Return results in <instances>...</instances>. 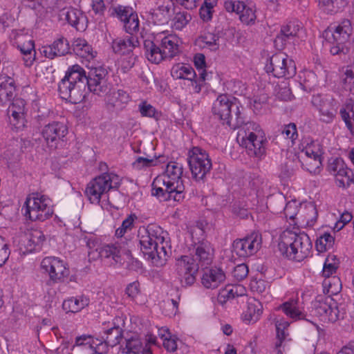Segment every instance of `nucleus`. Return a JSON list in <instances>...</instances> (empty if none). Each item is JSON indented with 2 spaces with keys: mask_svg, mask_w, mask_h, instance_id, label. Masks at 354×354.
I'll use <instances>...</instances> for the list:
<instances>
[{
  "mask_svg": "<svg viewBox=\"0 0 354 354\" xmlns=\"http://www.w3.org/2000/svg\"><path fill=\"white\" fill-rule=\"evenodd\" d=\"M8 109V115L10 117V121L17 128L19 129L24 127L25 122V110L26 102L20 97H16L12 100Z\"/></svg>",
  "mask_w": 354,
  "mask_h": 354,
  "instance_id": "obj_19",
  "label": "nucleus"
},
{
  "mask_svg": "<svg viewBox=\"0 0 354 354\" xmlns=\"http://www.w3.org/2000/svg\"><path fill=\"white\" fill-rule=\"evenodd\" d=\"M250 286L253 292L263 293L268 287V282L263 279H252L250 281Z\"/></svg>",
  "mask_w": 354,
  "mask_h": 354,
  "instance_id": "obj_60",
  "label": "nucleus"
},
{
  "mask_svg": "<svg viewBox=\"0 0 354 354\" xmlns=\"http://www.w3.org/2000/svg\"><path fill=\"white\" fill-rule=\"evenodd\" d=\"M137 216L131 214L129 215L122 223L120 227L115 230V236L117 237H122L126 233L131 232L134 227L135 221Z\"/></svg>",
  "mask_w": 354,
  "mask_h": 354,
  "instance_id": "obj_43",
  "label": "nucleus"
},
{
  "mask_svg": "<svg viewBox=\"0 0 354 354\" xmlns=\"http://www.w3.org/2000/svg\"><path fill=\"white\" fill-rule=\"evenodd\" d=\"M351 183L354 184V171L347 168L343 176L339 178V184H338V186L346 187H348Z\"/></svg>",
  "mask_w": 354,
  "mask_h": 354,
  "instance_id": "obj_59",
  "label": "nucleus"
},
{
  "mask_svg": "<svg viewBox=\"0 0 354 354\" xmlns=\"http://www.w3.org/2000/svg\"><path fill=\"white\" fill-rule=\"evenodd\" d=\"M171 75L174 79H184L189 81L196 77L194 68L189 65L176 64L172 67Z\"/></svg>",
  "mask_w": 354,
  "mask_h": 354,
  "instance_id": "obj_32",
  "label": "nucleus"
},
{
  "mask_svg": "<svg viewBox=\"0 0 354 354\" xmlns=\"http://www.w3.org/2000/svg\"><path fill=\"white\" fill-rule=\"evenodd\" d=\"M53 48L56 51L58 56H64L71 53L69 42L64 37L57 39L53 43Z\"/></svg>",
  "mask_w": 354,
  "mask_h": 354,
  "instance_id": "obj_48",
  "label": "nucleus"
},
{
  "mask_svg": "<svg viewBox=\"0 0 354 354\" xmlns=\"http://www.w3.org/2000/svg\"><path fill=\"white\" fill-rule=\"evenodd\" d=\"M41 133L48 147L57 149L59 145H62L68 128L63 122H53L46 125Z\"/></svg>",
  "mask_w": 354,
  "mask_h": 354,
  "instance_id": "obj_16",
  "label": "nucleus"
},
{
  "mask_svg": "<svg viewBox=\"0 0 354 354\" xmlns=\"http://www.w3.org/2000/svg\"><path fill=\"white\" fill-rule=\"evenodd\" d=\"M324 10L330 15L341 12L347 6V0H319Z\"/></svg>",
  "mask_w": 354,
  "mask_h": 354,
  "instance_id": "obj_34",
  "label": "nucleus"
},
{
  "mask_svg": "<svg viewBox=\"0 0 354 354\" xmlns=\"http://www.w3.org/2000/svg\"><path fill=\"white\" fill-rule=\"evenodd\" d=\"M167 235L162 227L153 224L138 233L142 252L147 260L157 267L165 265L171 253V248L166 241Z\"/></svg>",
  "mask_w": 354,
  "mask_h": 354,
  "instance_id": "obj_4",
  "label": "nucleus"
},
{
  "mask_svg": "<svg viewBox=\"0 0 354 354\" xmlns=\"http://www.w3.org/2000/svg\"><path fill=\"white\" fill-rule=\"evenodd\" d=\"M173 18V26L176 30H182L192 19L191 15L186 12H178L175 13Z\"/></svg>",
  "mask_w": 354,
  "mask_h": 354,
  "instance_id": "obj_47",
  "label": "nucleus"
},
{
  "mask_svg": "<svg viewBox=\"0 0 354 354\" xmlns=\"http://www.w3.org/2000/svg\"><path fill=\"white\" fill-rule=\"evenodd\" d=\"M278 248L284 257L300 262L310 256L312 243L305 232L285 230L280 236Z\"/></svg>",
  "mask_w": 354,
  "mask_h": 354,
  "instance_id": "obj_6",
  "label": "nucleus"
},
{
  "mask_svg": "<svg viewBox=\"0 0 354 354\" xmlns=\"http://www.w3.org/2000/svg\"><path fill=\"white\" fill-rule=\"evenodd\" d=\"M335 238L328 232L324 233L316 241L315 246L319 252H324L331 248L334 244Z\"/></svg>",
  "mask_w": 354,
  "mask_h": 354,
  "instance_id": "obj_42",
  "label": "nucleus"
},
{
  "mask_svg": "<svg viewBox=\"0 0 354 354\" xmlns=\"http://www.w3.org/2000/svg\"><path fill=\"white\" fill-rule=\"evenodd\" d=\"M151 195L156 196L160 201H166L173 198L175 201L176 189H167V184H156L154 180L152 183Z\"/></svg>",
  "mask_w": 354,
  "mask_h": 354,
  "instance_id": "obj_33",
  "label": "nucleus"
},
{
  "mask_svg": "<svg viewBox=\"0 0 354 354\" xmlns=\"http://www.w3.org/2000/svg\"><path fill=\"white\" fill-rule=\"evenodd\" d=\"M248 268L246 264L241 263L237 265L232 272L233 277L238 281L244 279L248 274Z\"/></svg>",
  "mask_w": 354,
  "mask_h": 354,
  "instance_id": "obj_57",
  "label": "nucleus"
},
{
  "mask_svg": "<svg viewBox=\"0 0 354 354\" xmlns=\"http://www.w3.org/2000/svg\"><path fill=\"white\" fill-rule=\"evenodd\" d=\"M160 46L163 59H171L180 52L176 38L171 35L161 39Z\"/></svg>",
  "mask_w": 354,
  "mask_h": 354,
  "instance_id": "obj_23",
  "label": "nucleus"
},
{
  "mask_svg": "<svg viewBox=\"0 0 354 354\" xmlns=\"http://www.w3.org/2000/svg\"><path fill=\"white\" fill-rule=\"evenodd\" d=\"M72 49L75 54L87 59L95 57L96 52L93 50L92 47L84 39H75L72 44Z\"/></svg>",
  "mask_w": 354,
  "mask_h": 354,
  "instance_id": "obj_28",
  "label": "nucleus"
},
{
  "mask_svg": "<svg viewBox=\"0 0 354 354\" xmlns=\"http://www.w3.org/2000/svg\"><path fill=\"white\" fill-rule=\"evenodd\" d=\"M311 103L319 111L320 120L326 123L333 121L337 113V107L332 97L322 94L314 95Z\"/></svg>",
  "mask_w": 354,
  "mask_h": 354,
  "instance_id": "obj_15",
  "label": "nucleus"
},
{
  "mask_svg": "<svg viewBox=\"0 0 354 354\" xmlns=\"http://www.w3.org/2000/svg\"><path fill=\"white\" fill-rule=\"evenodd\" d=\"M352 26L350 20L344 19L335 27H329L324 37L330 44V53L333 55L346 54L351 45Z\"/></svg>",
  "mask_w": 354,
  "mask_h": 354,
  "instance_id": "obj_7",
  "label": "nucleus"
},
{
  "mask_svg": "<svg viewBox=\"0 0 354 354\" xmlns=\"http://www.w3.org/2000/svg\"><path fill=\"white\" fill-rule=\"evenodd\" d=\"M117 17L123 22L128 19L134 12L133 9L128 6H118L115 8Z\"/></svg>",
  "mask_w": 354,
  "mask_h": 354,
  "instance_id": "obj_56",
  "label": "nucleus"
},
{
  "mask_svg": "<svg viewBox=\"0 0 354 354\" xmlns=\"http://www.w3.org/2000/svg\"><path fill=\"white\" fill-rule=\"evenodd\" d=\"M275 326L277 339L275 343V346L278 348L281 346L283 341H284L286 337L288 335L287 330L290 326V323L285 320L283 318L276 319Z\"/></svg>",
  "mask_w": 354,
  "mask_h": 354,
  "instance_id": "obj_37",
  "label": "nucleus"
},
{
  "mask_svg": "<svg viewBox=\"0 0 354 354\" xmlns=\"http://www.w3.org/2000/svg\"><path fill=\"white\" fill-rule=\"evenodd\" d=\"M237 289V287L227 286L225 288L221 290L217 296L218 303L223 305L227 300L234 299L236 296H239Z\"/></svg>",
  "mask_w": 354,
  "mask_h": 354,
  "instance_id": "obj_45",
  "label": "nucleus"
},
{
  "mask_svg": "<svg viewBox=\"0 0 354 354\" xmlns=\"http://www.w3.org/2000/svg\"><path fill=\"white\" fill-rule=\"evenodd\" d=\"M89 304V299L84 296L71 297L64 301L62 308L66 312L77 313Z\"/></svg>",
  "mask_w": 354,
  "mask_h": 354,
  "instance_id": "obj_29",
  "label": "nucleus"
},
{
  "mask_svg": "<svg viewBox=\"0 0 354 354\" xmlns=\"http://www.w3.org/2000/svg\"><path fill=\"white\" fill-rule=\"evenodd\" d=\"M59 16L78 31H84L86 28L87 18L77 9L64 8L60 11Z\"/></svg>",
  "mask_w": 354,
  "mask_h": 354,
  "instance_id": "obj_21",
  "label": "nucleus"
},
{
  "mask_svg": "<svg viewBox=\"0 0 354 354\" xmlns=\"http://www.w3.org/2000/svg\"><path fill=\"white\" fill-rule=\"evenodd\" d=\"M174 5L173 3L167 1L158 6L151 12L153 19L159 24H165L171 19L174 15Z\"/></svg>",
  "mask_w": 354,
  "mask_h": 354,
  "instance_id": "obj_24",
  "label": "nucleus"
},
{
  "mask_svg": "<svg viewBox=\"0 0 354 354\" xmlns=\"http://www.w3.org/2000/svg\"><path fill=\"white\" fill-rule=\"evenodd\" d=\"M352 215L348 212H344L340 215L339 219L335 223L334 230L339 231L344 226L352 220Z\"/></svg>",
  "mask_w": 354,
  "mask_h": 354,
  "instance_id": "obj_61",
  "label": "nucleus"
},
{
  "mask_svg": "<svg viewBox=\"0 0 354 354\" xmlns=\"http://www.w3.org/2000/svg\"><path fill=\"white\" fill-rule=\"evenodd\" d=\"M109 91L108 71L102 66L88 67L86 71L78 64L73 65L58 84L60 97L72 104L82 102L88 93H93L98 96L106 95L109 109L122 110L129 100V94L121 89L108 94Z\"/></svg>",
  "mask_w": 354,
  "mask_h": 354,
  "instance_id": "obj_1",
  "label": "nucleus"
},
{
  "mask_svg": "<svg viewBox=\"0 0 354 354\" xmlns=\"http://www.w3.org/2000/svg\"><path fill=\"white\" fill-rule=\"evenodd\" d=\"M10 250L4 237L0 236V267L3 266L9 258Z\"/></svg>",
  "mask_w": 354,
  "mask_h": 354,
  "instance_id": "obj_55",
  "label": "nucleus"
},
{
  "mask_svg": "<svg viewBox=\"0 0 354 354\" xmlns=\"http://www.w3.org/2000/svg\"><path fill=\"white\" fill-rule=\"evenodd\" d=\"M124 27L125 31L129 33V35H133V32L138 30L139 20L137 14L133 13L128 19H127L124 22Z\"/></svg>",
  "mask_w": 354,
  "mask_h": 354,
  "instance_id": "obj_52",
  "label": "nucleus"
},
{
  "mask_svg": "<svg viewBox=\"0 0 354 354\" xmlns=\"http://www.w3.org/2000/svg\"><path fill=\"white\" fill-rule=\"evenodd\" d=\"M347 168L342 158H337L329 163L328 171L335 176L337 185L339 184V178L343 176Z\"/></svg>",
  "mask_w": 354,
  "mask_h": 354,
  "instance_id": "obj_40",
  "label": "nucleus"
},
{
  "mask_svg": "<svg viewBox=\"0 0 354 354\" xmlns=\"http://www.w3.org/2000/svg\"><path fill=\"white\" fill-rule=\"evenodd\" d=\"M16 95L15 80L7 74H1L0 75V106H7Z\"/></svg>",
  "mask_w": 354,
  "mask_h": 354,
  "instance_id": "obj_18",
  "label": "nucleus"
},
{
  "mask_svg": "<svg viewBox=\"0 0 354 354\" xmlns=\"http://www.w3.org/2000/svg\"><path fill=\"white\" fill-rule=\"evenodd\" d=\"M21 54L24 55V64L26 66H30L35 57V43L32 40H28L27 42L19 46Z\"/></svg>",
  "mask_w": 354,
  "mask_h": 354,
  "instance_id": "obj_36",
  "label": "nucleus"
},
{
  "mask_svg": "<svg viewBox=\"0 0 354 354\" xmlns=\"http://www.w3.org/2000/svg\"><path fill=\"white\" fill-rule=\"evenodd\" d=\"M28 240L31 245L39 246L45 241V236L43 232L39 229H32L28 234Z\"/></svg>",
  "mask_w": 354,
  "mask_h": 354,
  "instance_id": "obj_51",
  "label": "nucleus"
},
{
  "mask_svg": "<svg viewBox=\"0 0 354 354\" xmlns=\"http://www.w3.org/2000/svg\"><path fill=\"white\" fill-rule=\"evenodd\" d=\"M104 334L106 335L104 338L107 340V343L111 347H113L120 344L122 338L123 330L120 326H113L106 330Z\"/></svg>",
  "mask_w": 354,
  "mask_h": 354,
  "instance_id": "obj_39",
  "label": "nucleus"
},
{
  "mask_svg": "<svg viewBox=\"0 0 354 354\" xmlns=\"http://www.w3.org/2000/svg\"><path fill=\"white\" fill-rule=\"evenodd\" d=\"M262 305L260 301L254 298H250L247 301V308L243 313V321L248 323L256 322L262 313Z\"/></svg>",
  "mask_w": 354,
  "mask_h": 354,
  "instance_id": "obj_25",
  "label": "nucleus"
},
{
  "mask_svg": "<svg viewBox=\"0 0 354 354\" xmlns=\"http://www.w3.org/2000/svg\"><path fill=\"white\" fill-rule=\"evenodd\" d=\"M140 42L137 36L127 35L113 39V51L121 55L134 54L133 51L139 48Z\"/></svg>",
  "mask_w": 354,
  "mask_h": 354,
  "instance_id": "obj_17",
  "label": "nucleus"
},
{
  "mask_svg": "<svg viewBox=\"0 0 354 354\" xmlns=\"http://www.w3.org/2000/svg\"><path fill=\"white\" fill-rule=\"evenodd\" d=\"M142 347V344L138 339L131 338L126 340L125 347L123 352L127 354H137Z\"/></svg>",
  "mask_w": 354,
  "mask_h": 354,
  "instance_id": "obj_49",
  "label": "nucleus"
},
{
  "mask_svg": "<svg viewBox=\"0 0 354 354\" xmlns=\"http://www.w3.org/2000/svg\"><path fill=\"white\" fill-rule=\"evenodd\" d=\"M301 153H304L306 158L304 159L301 157L303 158L302 162H304V160H310L313 158V165L310 167H306V170L310 173H315L316 170L322 165L320 149L316 147L315 145H310L304 148Z\"/></svg>",
  "mask_w": 354,
  "mask_h": 354,
  "instance_id": "obj_26",
  "label": "nucleus"
},
{
  "mask_svg": "<svg viewBox=\"0 0 354 354\" xmlns=\"http://www.w3.org/2000/svg\"><path fill=\"white\" fill-rule=\"evenodd\" d=\"M343 82L345 86H348L349 89L354 88V73L351 69H346L344 73Z\"/></svg>",
  "mask_w": 354,
  "mask_h": 354,
  "instance_id": "obj_64",
  "label": "nucleus"
},
{
  "mask_svg": "<svg viewBox=\"0 0 354 354\" xmlns=\"http://www.w3.org/2000/svg\"><path fill=\"white\" fill-rule=\"evenodd\" d=\"M342 120L344 121L348 129L353 128L352 120L354 123V100H350L346 105L345 109L340 111Z\"/></svg>",
  "mask_w": 354,
  "mask_h": 354,
  "instance_id": "obj_44",
  "label": "nucleus"
},
{
  "mask_svg": "<svg viewBox=\"0 0 354 354\" xmlns=\"http://www.w3.org/2000/svg\"><path fill=\"white\" fill-rule=\"evenodd\" d=\"M193 257L181 256L176 262V270L183 286H190L196 281L198 268H207L213 261L214 249L209 241L192 245Z\"/></svg>",
  "mask_w": 354,
  "mask_h": 354,
  "instance_id": "obj_3",
  "label": "nucleus"
},
{
  "mask_svg": "<svg viewBox=\"0 0 354 354\" xmlns=\"http://www.w3.org/2000/svg\"><path fill=\"white\" fill-rule=\"evenodd\" d=\"M187 162L192 175L197 181L204 180L212 167L208 153L198 147H194L189 151Z\"/></svg>",
  "mask_w": 354,
  "mask_h": 354,
  "instance_id": "obj_11",
  "label": "nucleus"
},
{
  "mask_svg": "<svg viewBox=\"0 0 354 354\" xmlns=\"http://www.w3.org/2000/svg\"><path fill=\"white\" fill-rule=\"evenodd\" d=\"M86 344H88L94 354H106L109 351V346H110L104 337H102L101 339L93 338Z\"/></svg>",
  "mask_w": 354,
  "mask_h": 354,
  "instance_id": "obj_41",
  "label": "nucleus"
},
{
  "mask_svg": "<svg viewBox=\"0 0 354 354\" xmlns=\"http://www.w3.org/2000/svg\"><path fill=\"white\" fill-rule=\"evenodd\" d=\"M283 312L290 318L298 320L304 319V314L299 310L298 300L291 299L284 302L279 307Z\"/></svg>",
  "mask_w": 354,
  "mask_h": 354,
  "instance_id": "obj_30",
  "label": "nucleus"
},
{
  "mask_svg": "<svg viewBox=\"0 0 354 354\" xmlns=\"http://www.w3.org/2000/svg\"><path fill=\"white\" fill-rule=\"evenodd\" d=\"M194 62L196 68L199 72L200 79L202 81H204L206 76V71L204 69L206 66L205 55L201 53L196 54L194 57Z\"/></svg>",
  "mask_w": 354,
  "mask_h": 354,
  "instance_id": "obj_50",
  "label": "nucleus"
},
{
  "mask_svg": "<svg viewBox=\"0 0 354 354\" xmlns=\"http://www.w3.org/2000/svg\"><path fill=\"white\" fill-rule=\"evenodd\" d=\"M41 267L49 276L48 285L64 281L70 272L64 262L55 257H45L41 263Z\"/></svg>",
  "mask_w": 354,
  "mask_h": 354,
  "instance_id": "obj_13",
  "label": "nucleus"
},
{
  "mask_svg": "<svg viewBox=\"0 0 354 354\" xmlns=\"http://www.w3.org/2000/svg\"><path fill=\"white\" fill-rule=\"evenodd\" d=\"M126 293L129 297L135 298L140 292V283L138 281H133L129 283L126 288Z\"/></svg>",
  "mask_w": 354,
  "mask_h": 354,
  "instance_id": "obj_63",
  "label": "nucleus"
},
{
  "mask_svg": "<svg viewBox=\"0 0 354 354\" xmlns=\"http://www.w3.org/2000/svg\"><path fill=\"white\" fill-rule=\"evenodd\" d=\"M261 245V235L259 232H252L243 239H236L232 251L239 257H248L257 252Z\"/></svg>",
  "mask_w": 354,
  "mask_h": 354,
  "instance_id": "obj_14",
  "label": "nucleus"
},
{
  "mask_svg": "<svg viewBox=\"0 0 354 354\" xmlns=\"http://www.w3.org/2000/svg\"><path fill=\"white\" fill-rule=\"evenodd\" d=\"M236 13L239 15V19L243 23L247 25L254 24L257 17L253 8L246 6L242 1H238Z\"/></svg>",
  "mask_w": 354,
  "mask_h": 354,
  "instance_id": "obj_31",
  "label": "nucleus"
},
{
  "mask_svg": "<svg viewBox=\"0 0 354 354\" xmlns=\"http://www.w3.org/2000/svg\"><path fill=\"white\" fill-rule=\"evenodd\" d=\"M101 258H110L118 263L120 261V250L115 245H104L97 249Z\"/></svg>",
  "mask_w": 354,
  "mask_h": 354,
  "instance_id": "obj_38",
  "label": "nucleus"
},
{
  "mask_svg": "<svg viewBox=\"0 0 354 354\" xmlns=\"http://www.w3.org/2000/svg\"><path fill=\"white\" fill-rule=\"evenodd\" d=\"M183 166L176 162L167 164L164 174L154 179L156 184H167V189H176L175 201L180 202L185 198V186L182 180Z\"/></svg>",
  "mask_w": 354,
  "mask_h": 354,
  "instance_id": "obj_10",
  "label": "nucleus"
},
{
  "mask_svg": "<svg viewBox=\"0 0 354 354\" xmlns=\"http://www.w3.org/2000/svg\"><path fill=\"white\" fill-rule=\"evenodd\" d=\"M21 211L26 218L33 221H44L53 214L50 199L38 193H33L26 198Z\"/></svg>",
  "mask_w": 354,
  "mask_h": 354,
  "instance_id": "obj_8",
  "label": "nucleus"
},
{
  "mask_svg": "<svg viewBox=\"0 0 354 354\" xmlns=\"http://www.w3.org/2000/svg\"><path fill=\"white\" fill-rule=\"evenodd\" d=\"M219 35L215 33L208 32L199 37V40L204 44L203 47H208L212 51H216L219 48Z\"/></svg>",
  "mask_w": 354,
  "mask_h": 354,
  "instance_id": "obj_46",
  "label": "nucleus"
},
{
  "mask_svg": "<svg viewBox=\"0 0 354 354\" xmlns=\"http://www.w3.org/2000/svg\"><path fill=\"white\" fill-rule=\"evenodd\" d=\"M139 111L142 116L154 118L158 119V113L156 109L146 102H142L139 105Z\"/></svg>",
  "mask_w": 354,
  "mask_h": 354,
  "instance_id": "obj_53",
  "label": "nucleus"
},
{
  "mask_svg": "<svg viewBox=\"0 0 354 354\" xmlns=\"http://www.w3.org/2000/svg\"><path fill=\"white\" fill-rule=\"evenodd\" d=\"M322 286L326 295L317 297L314 304L315 310L324 319L335 322L340 317V310L332 296L337 295L342 289L340 279L337 276L325 277Z\"/></svg>",
  "mask_w": 354,
  "mask_h": 354,
  "instance_id": "obj_5",
  "label": "nucleus"
},
{
  "mask_svg": "<svg viewBox=\"0 0 354 354\" xmlns=\"http://www.w3.org/2000/svg\"><path fill=\"white\" fill-rule=\"evenodd\" d=\"M156 162V158L138 157L133 162V167L136 169H141L144 167H151L155 166Z\"/></svg>",
  "mask_w": 354,
  "mask_h": 354,
  "instance_id": "obj_54",
  "label": "nucleus"
},
{
  "mask_svg": "<svg viewBox=\"0 0 354 354\" xmlns=\"http://www.w3.org/2000/svg\"><path fill=\"white\" fill-rule=\"evenodd\" d=\"M275 91L277 97L281 100L288 101L292 97L291 90L286 86H278L275 88Z\"/></svg>",
  "mask_w": 354,
  "mask_h": 354,
  "instance_id": "obj_58",
  "label": "nucleus"
},
{
  "mask_svg": "<svg viewBox=\"0 0 354 354\" xmlns=\"http://www.w3.org/2000/svg\"><path fill=\"white\" fill-rule=\"evenodd\" d=\"M225 280L223 270L217 267L205 268L201 277L202 285L207 289H214L218 287Z\"/></svg>",
  "mask_w": 354,
  "mask_h": 354,
  "instance_id": "obj_22",
  "label": "nucleus"
},
{
  "mask_svg": "<svg viewBox=\"0 0 354 354\" xmlns=\"http://www.w3.org/2000/svg\"><path fill=\"white\" fill-rule=\"evenodd\" d=\"M212 113L223 124L236 129L242 128L245 135L241 145L244 147L250 156L261 157L265 152L263 132L259 124L246 122L235 98L220 95L212 105Z\"/></svg>",
  "mask_w": 354,
  "mask_h": 354,
  "instance_id": "obj_2",
  "label": "nucleus"
},
{
  "mask_svg": "<svg viewBox=\"0 0 354 354\" xmlns=\"http://www.w3.org/2000/svg\"><path fill=\"white\" fill-rule=\"evenodd\" d=\"M120 176L113 173H104L95 177L88 185L85 193L92 203H99L101 196L110 189L120 185Z\"/></svg>",
  "mask_w": 354,
  "mask_h": 354,
  "instance_id": "obj_9",
  "label": "nucleus"
},
{
  "mask_svg": "<svg viewBox=\"0 0 354 354\" xmlns=\"http://www.w3.org/2000/svg\"><path fill=\"white\" fill-rule=\"evenodd\" d=\"M299 28L300 26L295 22H289L282 26L274 41L275 47L278 50L283 49L288 43L292 42L298 36Z\"/></svg>",
  "mask_w": 354,
  "mask_h": 354,
  "instance_id": "obj_20",
  "label": "nucleus"
},
{
  "mask_svg": "<svg viewBox=\"0 0 354 354\" xmlns=\"http://www.w3.org/2000/svg\"><path fill=\"white\" fill-rule=\"evenodd\" d=\"M265 71L274 77L287 79L294 77L297 73L294 61L282 53H275L267 60Z\"/></svg>",
  "mask_w": 354,
  "mask_h": 354,
  "instance_id": "obj_12",
  "label": "nucleus"
},
{
  "mask_svg": "<svg viewBox=\"0 0 354 354\" xmlns=\"http://www.w3.org/2000/svg\"><path fill=\"white\" fill-rule=\"evenodd\" d=\"M207 223L204 221H197L196 225L190 228V234L192 237V245H197L198 243L208 241L206 239L205 227Z\"/></svg>",
  "mask_w": 354,
  "mask_h": 354,
  "instance_id": "obj_35",
  "label": "nucleus"
},
{
  "mask_svg": "<svg viewBox=\"0 0 354 354\" xmlns=\"http://www.w3.org/2000/svg\"><path fill=\"white\" fill-rule=\"evenodd\" d=\"M143 45L145 56L150 62L159 64L163 60L160 46H158L151 39H145Z\"/></svg>",
  "mask_w": 354,
  "mask_h": 354,
  "instance_id": "obj_27",
  "label": "nucleus"
},
{
  "mask_svg": "<svg viewBox=\"0 0 354 354\" xmlns=\"http://www.w3.org/2000/svg\"><path fill=\"white\" fill-rule=\"evenodd\" d=\"M281 134L287 139L293 140L295 136L297 135L296 125L293 123L286 125L281 130Z\"/></svg>",
  "mask_w": 354,
  "mask_h": 354,
  "instance_id": "obj_62",
  "label": "nucleus"
}]
</instances>
